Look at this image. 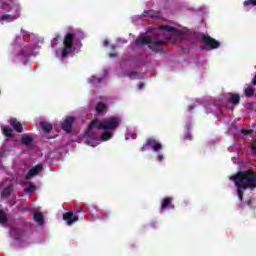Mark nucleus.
<instances>
[{"instance_id": "1", "label": "nucleus", "mask_w": 256, "mask_h": 256, "mask_svg": "<svg viewBox=\"0 0 256 256\" xmlns=\"http://www.w3.org/2000/svg\"><path fill=\"white\" fill-rule=\"evenodd\" d=\"M166 33H160L158 35V40L153 41L151 37L149 36H140L136 39V47H141V45H148V47L153 51L154 53H159L161 51V47L163 45H167L171 41V34L169 33H177V28L172 26H161Z\"/></svg>"}, {"instance_id": "2", "label": "nucleus", "mask_w": 256, "mask_h": 256, "mask_svg": "<svg viewBox=\"0 0 256 256\" xmlns=\"http://www.w3.org/2000/svg\"><path fill=\"white\" fill-rule=\"evenodd\" d=\"M230 181L235 183L240 201H243V189H256V173L251 169L237 172L230 177Z\"/></svg>"}, {"instance_id": "3", "label": "nucleus", "mask_w": 256, "mask_h": 256, "mask_svg": "<svg viewBox=\"0 0 256 256\" xmlns=\"http://www.w3.org/2000/svg\"><path fill=\"white\" fill-rule=\"evenodd\" d=\"M73 43H75V33H67L63 39L62 59H66L71 51H73Z\"/></svg>"}, {"instance_id": "4", "label": "nucleus", "mask_w": 256, "mask_h": 256, "mask_svg": "<svg viewBox=\"0 0 256 256\" xmlns=\"http://www.w3.org/2000/svg\"><path fill=\"white\" fill-rule=\"evenodd\" d=\"M119 125H121V117L111 116L104 120L102 129L103 131H115V129H118Z\"/></svg>"}, {"instance_id": "5", "label": "nucleus", "mask_w": 256, "mask_h": 256, "mask_svg": "<svg viewBox=\"0 0 256 256\" xmlns=\"http://www.w3.org/2000/svg\"><path fill=\"white\" fill-rule=\"evenodd\" d=\"M21 17V9L19 6H12V14H5L0 15V21H5V23H12V21H16Z\"/></svg>"}, {"instance_id": "6", "label": "nucleus", "mask_w": 256, "mask_h": 256, "mask_svg": "<svg viewBox=\"0 0 256 256\" xmlns=\"http://www.w3.org/2000/svg\"><path fill=\"white\" fill-rule=\"evenodd\" d=\"M147 147H150L153 151L159 152L163 149V145L155 137H150L146 139V142L141 147V151H147Z\"/></svg>"}, {"instance_id": "7", "label": "nucleus", "mask_w": 256, "mask_h": 256, "mask_svg": "<svg viewBox=\"0 0 256 256\" xmlns=\"http://www.w3.org/2000/svg\"><path fill=\"white\" fill-rule=\"evenodd\" d=\"M202 42L208 47V51H213V49H219L221 47V42L215 40V38H212L208 34L202 36Z\"/></svg>"}, {"instance_id": "8", "label": "nucleus", "mask_w": 256, "mask_h": 256, "mask_svg": "<svg viewBox=\"0 0 256 256\" xmlns=\"http://www.w3.org/2000/svg\"><path fill=\"white\" fill-rule=\"evenodd\" d=\"M73 123H75V117L68 116L61 124V129L66 133H71L73 131Z\"/></svg>"}, {"instance_id": "9", "label": "nucleus", "mask_w": 256, "mask_h": 256, "mask_svg": "<svg viewBox=\"0 0 256 256\" xmlns=\"http://www.w3.org/2000/svg\"><path fill=\"white\" fill-rule=\"evenodd\" d=\"M102 125H104V121H101L99 119H94L93 121H91L88 127V130L86 131V137H91V132L95 128L99 130H103Z\"/></svg>"}, {"instance_id": "10", "label": "nucleus", "mask_w": 256, "mask_h": 256, "mask_svg": "<svg viewBox=\"0 0 256 256\" xmlns=\"http://www.w3.org/2000/svg\"><path fill=\"white\" fill-rule=\"evenodd\" d=\"M63 220L66 221L67 225H73L79 221V215L74 214L73 212H66L63 214Z\"/></svg>"}, {"instance_id": "11", "label": "nucleus", "mask_w": 256, "mask_h": 256, "mask_svg": "<svg viewBox=\"0 0 256 256\" xmlns=\"http://www.w3.org/2000/svg\"><path fill=\"white\" fill-rule=\"evenodd\" d=\"M43 170V165L38 164L34 168L30 169L28 173L26 174V179L29 180L32 177H35V175H39V172Z\"/></svg>"}, {"instance_id": "12", "label": "nucleus", "mask_w": 256, "mask_h": 256, "mask_svg": "<svg viewBox=\"0 0 256 256\" xmlns=\"http://www.w3.org/2000/svg\"><path fill=\"white\" fill-rule=\"evenodd\" d=\"M167 207H170V209H175V205L173 204V197H165L162 200V203H161L162 211H165Z\"/></svg>"}, {"instance_id": "13", "label": "nucleus", "mask_w": 256, "mask_h": 256, "mask_svg": "<svg viewBox=\"0 0 256 256\" xmlns=\"http://www.w3.org/2000/svg\"><path fill=\"white\" fill-rule=\"evenodd\" d=\"M230 98L228 99V103L237 107L241 103V96L237 93H229Z\"/></svg>"}, {"instance_id": "14", "label": "nucleus", "mask_w": 256, "mask_h": 256, "mask_svg": "<svg viewBox=\"0 0 256 256\" xmlns=\"http://www.w3.org/2000/svg\"><path fill=\"white\" fill-rule=\"evenodd\" d=\"M143 17H149L150 19H161V12L155 10H146L143 12Z\"/></svg>"}, {"instance_id": "15", "label": "nucleus", "mask_w": 256, "mask_h": 256, "mask_svg": "<svg viewBox=\"0 0 256 256\" xmlns=\"http://www.w3.org/2000/svg\"><path fill=\"white\" fill-rule=\"evenodd\" d=\"M10 125L17 133H23V125L21 122L17 121V118H12L10 120Z\"/></svg>"}, {"instance_id": "16", "label": "nucleus", "mask_w": 256, "mask_h": 256, "mask_svg": "<svg viewBox=\"0 0 256 256\" xmlns=\"http://www.w3.org/2000/svg\"><path fill=\"white\" fill-rule=\"evenodd\" d=\"M11 193H13V184L8 185L1 192L2 199H7V197H11Z\"/></svg>"}, {"instance_id": "17", "label": "nucleus", "mask_w": 256, "mask_h": 256, "mask_svg": "<svg viewBox=\"0 0 256 256\" xmlns=\"http://www.w3.org/2000/svg\"><path fill=\"white\" fill-rule=\"evenodd\" d=\"M33 141H35L30 135H23L21 138L22 145H25L26 147H29V145H32Z\"/></svg>"}, {"instance_id": "18", "label": "nucleus", "mask_w": 256, "mask_h": 256, "mask_svg": "<svg viewBox=\"0 0 256 256\" xmlns=\"http://www.w3.org/2000/svg\"><path fill=\"white\" fill-rule=\"evenodd\" d=\"M40 127L44 133H49L50 131H53V125L51 123L40 122Z\"/></svg>"}, {"instance_id": "19", "label": "nucleus", "mask_w": 256, "mask_h": 256, "mask_svg": "<svg viewBox=\"0 0 256 256\" xmlns=\"http://www.w3.org/2000/svg\"><path fill=\"white\" fill-rule=\"evenodd\" d=\"M34 221H36L38 225H43L44 223L43 214L41 212H35Z\"/></svg>"}, {"instance_id": "20", "label": "nucleus", "mask_w": 256, "mask_h": 256, "mask_svg": "<svg viewBox=\"0 0 256 256\" xmlns=\"http://www.w3.org/2000/svg\"><path fill=\"white\" fill-rule=\"evenodd\" d=\"M112 137H113V132L106 130L101 135V140L102 141H109V139H112Z\"/></svg>"}, {"instance_id": "21", "label": "nucleus", "mask_w": 256, "mask_h": 256, "mask_svg": "<svg viewBox=\"0 0 256 256\" xmlns=\"http://www.w3.org/2000/svg\"><path fill=\"white\" fill-rule=\"evenodd\" d=\"M244 95H245V97L251 98L255 95V90H253V88H251V87H247L244 90Z\"/></svg>"}, {"instance_id": "22", "label": "nucleus", "mask_w": 256, "mask_h": 256, "mask_svg": "<svg viewBox=\"0 0 256 256\" xmlns=\"http://www.w3.org/2000/svg\"><path fill=\"white\" fill-rule=\"evenodd\" d=\"M2 133L6 137H13V130L11 128H9V127H3L2 128Z\"/></svg>"}, {"instance_id": "23", "label": "nucleus", "mask_w": 256, "mask_h": 256, "mask_svg": "<svg viewBox=\"0 0 256 256\" xmlns=\"http://www.w3.org/2000/svg\"><path fill=\"white\" fill-rule=\"evenodd\" d=\"M105 109H107V104H104L102 102L98 103V105L96 106L97 113H103V111H105Z\"/></svg>"}, {"instance_id": "24", "label": "nucleus", "mask_w": 256, "mask_h": 256, "mask_svg": "<svg viewBox=\"0 0 256 256\" xmlns=\"http://www.w3.org/2000/svg\"><path fill=\"white\" fill-rule=\"evenodd\" d=\"M4 223H7V213H5L3 210H0V224L4 225Z\"/></svg>"}, {"instance_id": "25", "label": "nucleus", "mask_w": 256, "mask_h": 256, "mask_svg": "<svg viewBox=\"0 0 256 256\" xmlns=\"http://www.w3.org/2000/svg\"><path fill=\"white\" fill-rule=\"evenodd\" d=\"M12 231H15V233H16V237H15L16 241H23V238H21V236L19 234H17V233H23V230L13 229Z\"/></svg>"}, {"instance_id": "26", "label": "nucleus", "mask_w": 256, "mask_h": 256, "mask_svg": "<svg viewBox=\"0 0 256 256\" xmlns=\"http://www.w3.org/2000/svg\"><path fill=\"white\" fill-rule=\"evenodd\" d=\"M35 189H36L35 184H30L24 189V191L25 193H31V191H35Z\"/></svg>"}, {"instance_id": "27", "label": "nucleus", "mask_w": 256, "mask_h": 256, "mask_svg": "<svg viewBox=\"0 0 256 256\" xmlns=\"http://www.w3.org/2000/svg\"><path fill=\"white\" fill-rule=\"evenodd\" d=\"M243 5H244V7H249V5L255 6L256 0H246V1H244Z\"/></svg>"}, {"instance_id": "28", "label": "nucleus", "mask_w": 256, "mask_h": 256, "mask_svg": "<svg viewBox=\"0 0 256 256\" xmlns=\"http://www.w3.org/2000/svg\"><path fill=\"white\" fill-rule=\"evenodd\" d=\"M139 77H141V74H139V72H131L129 74L130 79H139Z\"/></svg>"}, {"instance_id": "29", "label": "nucleus", "mask_w": 256, "mask_h": 256, "mask_svg": "<svg viewBox=\"0 0 256 256\" xmlns=\"http://www.w3.org/2000/svg\"><path fill=\"white\" fill-rule=\"evenodd\" d=\"M242 135H250L251 133H253L252 129H242L241 130Z\"/></svg>"}, {"instance_id": "30", "label": "nucleus", "mask_w": 256, "mask_h": 256, "mask_svg": "<svg viewBox=\"0 0 256 256\" xmlns=\"http://www.w3.org/2000/svg\"><path fill=\"white\" fill-rule=\"evenodd\" d=\"M76 213H87V210H84L83 207H79L77 208Z\"/></svg>"}, {"instance_id": "31", "label": "nucleus", "mask_w": 256, "mask_h": 256, "mask_svg": "<svg viewBox=\"0 0 256 256\" xmlns=\"http://www.w3.org/2000/svg\"><path fill=\"white\" fill-rule=\"evenodd\" d=\"M8 15H13V6L12 7H10V9L9 10H7V12H6Z\"/></svg>"}, {"instance_id": "32", "label": "nucleus", "mask_w": 256, "mask_h": 256, "mask_svg": "<svg viewBox=\"0 0 256 256\" xmlns=\"http://www.w3.org/2000/svg\"><path fill=\"white\" fill-rule=\"evenodd\" d=\"M164 157H163V154H159L157 156V161H163Z\"/></svg>"}, {"instance_id": "33", "label": "nucleus", "mask_w": 256, "mask_h": 256, "mask_svg": "<svg viewBox=\"0 0 256 256\" xmlns=\"http://www.w3.org/2000/svg\"><path fill=\"white\" fill-rule=\"evenodd\" d=\"M200 49H201V51H205V50H209V47H207V46H201Z\"/></svg>"}, {"instance_id": "34", "label": "nucleus", "mask_w": 256, "mask_h": 256, "mask_svg": "<svg viewBox=\"0 0 256 256\" xmlns=\"http://www.w3.org/2000/svg\"><path fill=\"white\" fill-rule=\"evenodd\" d=\"M145 87V84L143 82H141L138 86V89H143Z\"/></svg>"}, {"instance_id": "35", "label": "nucleus", "mask_w": 256, "mask_h": 256, "mask_svg": "<svg viewBox=\"0 0 256 256\" xmlns=\"http://www.w3.org/2000/svg\"><path fill=\"white\" fill-rule=\"evenodd\" d=\"M252 151H253V153H256V146H255V144L252 145Z\"/></svg>"}, {"instance_id": "36", "label": "nucleus", "mask_w": 256, "mask_h": 256, "mask_svg": "<svg viewBox=\"0 0 256 256\" xmlns=\"http://www.w3.org/2000/svg\"><path fill=\"white\" fill-rule=\"evenodd\" d=\"M97 83H103V78H97Z\"/></svg>"}, {"instance_id": "37", "label": "nucleus", "mask_w": 256, "mask_h": 256, "mask_svg": "<svg viewBox=\"0 0 256 256\" xmlns=\"http://www.w3.org/2000/svg\"><path fill=\"white\" fill-rule=\"evenodd\" d=\"M109 45V41H104V47H107Z\"/></svg>"}, {"instance_id": "38", "label": "nucleus", "mask_w": 256, "mask_h": 256, "mask_svg": "<svg viewBox=\"0 0 256 256\" xmlns=\"http://www.w3.org/2000/svg\"><path fill=\"white\" fill-rule=\"evenodd\" d=\"M190 137H191V134H186L185 135V139H190Z\"/></svg>"}, {"instance_id": "39", "label": "nucleus", "mask_w": 256, "mask_h": 256, "mask_svg": "<svg viewBox=\"0 0 256 256\" xmlns=\"http://www.w3.org/2000/svg\"><path fill=\"white\" fill-rule=\"evenodd\" d=\"M110 57H117V54H115V53H110Z\"/></svg>"}, {"instance_id": "40", "label": "nucleus", "mask_w": 256, "mask_h": 256, "mask_svg": "<svg viewBox=\"0 0 256 256\" xmlns=\"http://www.w3.org/2000/svg\"><path fill=\"white\" fill-rule=\"evenodd\" d=\"M102 219H107V215H106V214H103V215H102Z\"/></svg>"}, {"instance_id": "41", "label": "nucleus", "mask_w": 256, "mask_h": 256, "mask_svg": "<svg viewBox=\"0 0 256 256\" xmlns=\"http://www.w3.org/2000/svg\"><path fill=\"white\" fill-rule=\"evenodd\" d=\"M92 82H95V80H91Z\"/></svg>"}, {"instance_id": "42", "label": "nucleus", "mask_w": 256, "mask_h": 256, "mask_svg": "<svg viewBox=\"0 0 256 256\" xmlns=\"http://www.w3.org/2000/svg\"><path fill=\"white\" fill-rule=\"evenodd\" d=\"M255 143H256V140H255Z\"/></svg>"}]
</instances>
